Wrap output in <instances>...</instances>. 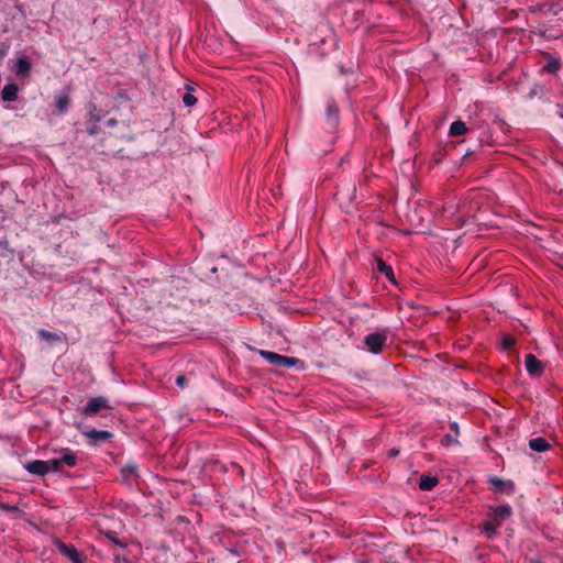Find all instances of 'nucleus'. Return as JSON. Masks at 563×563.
<instances>
[{
    "mask_svg": "<svg viewBox=\"0 0 563 563\" xmlns=\"http://www.w3.org/2000/svg\"><path fill=\"white\" fill-rule=\"evenodd\" d=\"M511 516V507L503 505L494 508L489 514V519L483 523L482 531L488 539H492L501 522Z\"/></svg>",
    "mask_w": 563,
    "mask_h": 563,
    "instance_id": "nucleus-1",
    "label": "nucleus"
},
{
    "mask_svg": "<svg viewBox=\"0 0 563 563\" xmlns=\"http://www.w3.org/2000/svg\"><path fill=\"white\" fill-rule=\"evenodd\" d=\"M260 355L264 357L268 363L277 366V367H292L296 366L300 361L296 357H289L285 355L277 354L271 351H260Z\"/></svg>",
    "mask_w": 563,
    "mask_h": 563,
    "instance_id": "nucleus-2",
    "label": "nucleus"
},
{
    "mask_svg": "<svg viewBox=\"0 0 563 563\" xmlns=\"http://www.w3.org/2000/svg\"><path fill=\"white\" fill-rule=\"evenodd\" d=\"M386 340L387 336L384 333L375 332L366 335L364 343L369 352L378 354L385 346Z\"/></svg>",
    "mask_w": 563,
    "mask_h": 563,
    "instance_id": "nucleus-3",
    "label": "nucleus"
},
{
    "mask_svg": "<svg viewBox=\"0 0 563 563\" xmlns=\"http://www.w3.org/2000/svg\"><path fill=\"white\" fill-rule=\"evenodd\" d=\"M55 547L58 551L69 559L73 563H84L82 556L79 551L71 544H66L59 539L54 540Z\"/></svg>",
    "mask_w": 563,
    "mask_h": 563,
    "instance_id": "nucleus-4",
    "label": "nucleus"
},
{
    "mask_svg": "<svg viewBox=\"0 0 563 563\" xmlns=\"http://www.w3.org/2000/svg\"><path fill=\"white\" fill-rule=\"evenodd\" d=\"M525 365L527 372L532 376H541L544 372V364L531 353L526 355Z\"/></svg>",
    "mask_w": 563,
    "mask_h": 563,
    "instance_id": "nucleus-5",
    "label": "nucleus"
},
{
    "mask_svg": "<svg viewBox=\"0 0 563 563\" xmlns=\"http://www.w3.org/2000/svg\"><path fill=\"white\" fill-rule=\"evenodd\" d=\"M106 408H109L108 400L103 397H95L88 401L84 409V415L92 416Z\"/></svg>",
    "mask_w": 563,
    "mask_h": 563,
    "instance_id": "nucleus-6",
    "label": "nucleus"
},
{
    "mask_svg": "<svg viewBox=\"0 0 563 563\" xmlns=\"http://www.w3.org/2000/svg\"><path fill=\"white\" fill-rule=\"evenodd\" d=\"M45 461H31L25 464V470L34 475L44 476L48 473V465H46Z\"/></svg>",
    "mask_w": 563,
    "mask_h": 563,
    "instance_id": "nucleus-7",
    "label": "nucleus"
},
{
    "mask_svg": "<svg viewBox=\"0 0 563 563\" xmlns=\"http://www.w3.org/2000/svg\"><path fill=\"white\" fill-rule=\"evenodd\" d=\"M84 434L89 440H91V442H93V443L107 441L112 437V433L109 431L96 430V429H90L88 431H85Z\"/></svg>",
    "mask_w": 563,
    "mask_h": 563,
    "instance_id": "nucleus-8",
    "label": "nucleus"
},
{
    "mask_svg": "<svg viewBox=\"0 0 563 563\" xmlns=\"http://www.w3.org/2000/svg\"><path fill=\"white\" fill-rule=\"evenodd\" d=\"M31 70V62L29 57L24 56L16 60L15 64V73L20 77H26L29 76Z\"/></svg>",
    "mask_w": 563,
    "mask_h": 563,
    "instance_id": "nucleus-9",
    "label": "nucleus"
},
{
    "mask_svg": "<svg viewBox=\"0 0 563 563\" xmlns=\"http://www.w3.org/2000/svg\"><path fill=\"white\" fill-rule=\"evenodd\" d=\"M19 87L15 84H8L2 89V100L10 102L18 99Z\"/></svg>",
    "mask_w": 563,
    "mask_h": 563,
    "instance_id": "nucleus-10",
    "label": "nucleus"
},
{
    "mask_svg": "<svg viewBox=\"0 0 563 563\" xmlns=\"http://www.w3.org/2000/svg\"><path fill=\"white\" fill-rule=\"evenodd\" d=\"M529 448L536 452H545L551 449V444L544 438H534L529 441Z\"/></svg>",
    "mask_w": 563,
    "mask_h": 563,
    "instance_id": "nucleus-11",
    "label": "nucleus"
},
{
    "mask_svg": "<svg viewBox=\"0 0 563 563\" xmlns=\"http://www.w3.org/2000/svg\"><path fill=\"white\" fill-rule=\"evenodd\" d=\"M377 271L386 276L391 283H396L391 266L387 265L383 258H376Z\"/></svg>",
    "mask_w": 563,
    "mask_h": 563,
    "instance_id": "nucleus-12",
    "label": "nucleus"
},
{
    "mask_svg": "<svg viewBox=\"0 0 563 563\" xmlns=\"http://www.w3.org/2000/svg\"><path fill=\"white\" fill-rule=\"evenodd\" d=\"M439 484L438 477L422 475L419 481V488L421 490H431Z\"/></svg>",
    "mask_w": 563,
    "mask_h": 563,
    "instance_id": "nucleus-13",
    "label": "nucleus"
},
{
    "mask_svg": "<svg viewBox=\"0 0 563 563\" xmlns=\"http://www.w3.org/2000/svg\"><path fill=\"white\" fill-rule=\"evenodd\" d=\"M489 483L495 487V489L499 493L511 492L514 486L511 482H505L498 477H492Z\"/></svg>",
    "mask_w": 563,
    "mask_h": 563,
    "instance_id": "nucleus-14",
    "label": "nucleus"
},
{
    "mask_svg": "<svg viewBox=\"0 0 563 563\" xmlns=\"http://www.w3.org/2000/svg\"><path fill=\"white\" fill-rule=\"evenodd\" d=\"M121 475L126 483H133L135 482L137 477V470L135 465H126L121 470Z\"/></svg>",
    "mask_w": 563,
    "mask_h": 563,
    "instance_id": "nucleus-15",
    "label": "nucleus"
},
{
    "mask_svg": "<svg viewBox=\"0 0 563 563\" xmlns=\"http://www.w3.org/2000/svg\"><path fill=\"white\" fill-rule=\"evenodd\" d=\"M59 460L62 461V465L65 464L68 467H74L77 464V456L69 449H64L62 451Z\"/></svg>",
    "mask_w": 563,
    "mask_h": 563,
    "instance_id": "nucleus-16",
    "label": "nucleus"
},
{
    "mask_svg": "<svg viewBox=\"0 0 563 563\" xmlns=\"http://www.w3.org/2000/svg\"><path fill=\"white\" fill-rule=\"evenodd\" d=\"M467 132V128L463 121H454L450 126V134L452 136H461Z\"/></svg>",
    "mask_w": 563,
    "mask_h": 563,
    "instance_id": "nucleus-17",
    "label": "nucleus"
},
{
    "mask_svg": "<svg viewBox=\"0 0 563 563\" xmlns=\"http://www.w3.org/2000/svg\"><path fill=\"white\" fill-rule=\"evenodd\" d=\"M70 98L68 95H59L56 99V108L59 113H65L68 110Z\"/></svg>",
    "mask_w": 563,
    "mask_h": 563,
    "instance_id": "nucleus-18",
    "label": "nucleus"
},
{
    "mask_svg": "<svg viewBox=\"0 0 563 563\" xmlns=\"http://www.w3.org/2000/svg\"><path fill=\"white\" fill-rule=\"evenodd\" d=\"M561 67V63L556 58H549L547 65L544 66V69L550 74H556Z\"/></svg>",
    "mask_w": 563,
    "mask_h": 563,
    "instance_id": "nucleus-19",
    "label": "nucleus"
},
{
    "mask_svg": "<svg viewBox=\"0 0 563 563\" xmlns=\"http://www.w3.org/2000/svg\"><path fill=\"white\" fill-rule=\"evenodd\" d=\"M38 335L43 340L49 341V342H56V341H60L62 340V336L58 335L57 333H53V332H49V331H46V330H43V329H41L38 331Z\"/></svg>",
    "mask_w": 563,
    "mask_h": 563,
    "instance_id": "nucleus-20",
    "label": "nucleus"
},
{
    "mask_svg": "<svg viewBox=\"0 0 563 563\" xmlns=\"http://www.w3.org/2000/svg\"><path fill=\"white\" fill-rule=\"evenodd\" d=\"M48 465V472H58L62 468V461L59 459H52L48 461H45Z\"/></svg>",
    "mask_w": 563,
    "mask_h": 563,
    "instance_id": "nucleus-21",
    "label": "nucleus"
},
{
    "mask_svg": "<svg viewBox=\"0 0 563 563\" xmlns=\"http://www.w3.org/2000/svg\"><path fill=\"white\" fill-rule=\"evenodd\" d=\"M183 102L186 107H192L197 103V98L191 93H186L183 96Z\"/></svg>",
    "mask_w": 563,
    "mask_h": 563,
    "instance_id": "nucleus-22",
    "label": "nucleus"
},
{
    "mask_svg": "<svg viewBox=\"0 0 563 563\" xmlns=\"http://www.w3.org/2000/svg\"><path fill=\"white\" fill-rule=\"evenodd\" d=\"M441 443L442 445H445V446H450L452 444H456L457 443V440L456 438L450 435V434H446L445 437H443V439L441 440Z\"/></svg>",
    "mask_w": 563,
    "mask_h": 563,
    "instance_id": "nucleus-23",
    "label": "nucleus"
},
{
    "mask_svg": "<svg viewBox=\"0 0 563 563\" xmlns=\"http://www.w3.org/2000/svg\"><path fill=\"white\" fill-rule=\"evenodd\" d=\"M515 343L516 340L511 336H506L503 342L505 349H511L515 345Z\"/></svg>",
    "mask_w": 563,
    "mask_h": 563,
    "instance_id": "nucleus-24",
    "label": "nucleus"
},
{
    "mask_svg": "<svg viewBox=\"0 0 563 563\" xmlns=\"http://www.w3.org/2000/svg\"><path fill=\"white\" fill-rule=\"evenodd\" d=\"M176 383H177L178 386L184 387L185 383H186L185 376H178L177 379H176Z\"/></svg>",
    "mask_w": 563,
    "mask_h": 563,
    "instance_id": "nucleus-25",
    "label": "nucleus"
},
{
    "mask_svg": "<svg viewBox=\"0 0 563 563\" xmlns=\"http://www.w3.org/2000/svg\"><path fill=\"white\" fill-rule=\"evenodd\" d=\"M328 111H329V113H331V114H336V113H338V108H336V106H334V104H329V107H328Z\"/></svg>",
    "mask_w": 563,
    "mask_h": 563,
    "instance_id": "nucleus-26",
    "label": "nucleus"
},
{
    "mask_svg": "<svg viewBox=\"0 0 563 563\" xmlns=\"http://www.w3.org/2000/svg\"><path fill=\"white\" fill-rule=\"evenodd\" d=\"M451 429L455 432V435H457V434H459V426H457V423H456V422H453V423L451 424Z\"/></svg>",
    "mask_w": 563,
    "mask_h": 563,
    "instance_id": "nucleus-27",
    "label": "nucleus"
},
{
    "mask_svg": "<svg viewBox=\"0 0 563 563\" xmlns=\"http://www.w3.org/2000/svg\"><path fill=\"white\" fill-rule=\"evenodd\" d=\"M398 454H399V451H398V450H396V449H391V450L388 452V455H389L390 457H394V456H396V455H398Z\"/></svg>",
    "mask_w": 563,
    "mask_h": 563,
    "instance_id": "nucleus-28",
    "label": "nucleus"
},
{
    "mask_svg": "<svg viewBox=\"0 0 563 563\" xmlns=\"http://www.w3.org/2000/svg\"><path fill=\"white\" fill-rule=\"evenodd\" d=\"M533 563H539V562H533Z\"/></svg>",
    "mask_w": 563,
    "mask_h": 563,
    "instance_id": "nucleus-29",
    "label": "nucleus"
}]
</instances>
